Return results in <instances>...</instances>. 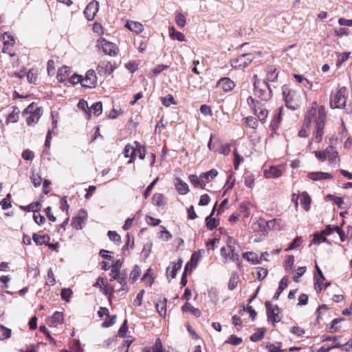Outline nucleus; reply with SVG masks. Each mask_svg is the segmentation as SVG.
<instances>
[{
	"instance_id": "obj_1",
	"label": "nucleus",
	"mask_w": 352,
	"mask_h": 352,
	"mask_svg": "<svg viewBox=\"0 0 352 352\" xmlns=\"http://www.w3.org/2000/svg\"><path fill=\"white\" fill-rule=\"evenodd\" d=\"M326 119L325 109L323 106H320L318 109L311 107L307 111L303 122V126L298 132V135L301 138H305L309 135V131L307 129L310 127L311 123L315 124V130L312 140L319 143L322 140L324 134L323 129Z\"/></svg>"
},
{
	"instance_id": "obj_2",
	"label": "nucleus",
	"mask_w": 352,
	"mask_h": 352,
	"mask_svg": "<svg viewBox=\"0 0 352 352\" xmlns=\"http://www.w3.org/2000/svg\"><path fill=\"white\" fill-rule=\"evenodd\" d=\"M254 95L263 101H268L272 96L270 85L265 80H255L253 83Z\"/></svg>"
},
{
	"instance_id": "obj_3",
	"label": "nucleus",
	"mask_w": 352,
	"mask_h": 352,
	"mask_svg": "<svg viewBox=\"0 0 352 352\" xmlns=\"http://www.w3.org/2000/svg\"><path fill=\"white\" fill-rule=\"evenodd\" d=\"M282 92L286 106L289 109H295L300 100V94L295 90L290 89L286 85L282 87Z\"/></svg>"
},
{
	"instance_id": "obj_4",
	"label": "nucleus",
	"mask_w": 352,
	"mask_h": 352,
	"mask_svg": "<svg viewBox=\"0 0 352 352\" xmlns=\"http://www.w3.org/2000/svg\"><path fill=\"white\" fill-rule=\"evenodd\" d=\"M348 96V91L345 87H342L338 89L335 94H331L330 98V106L331 108L341 109L344 108L346 104Z\"/></svg>"
},
{
	"instance_id": "obj_5",
	"label": "nucleus",
	"mask_w": 352,
	"mask_h": 352,
	"mask_svg": "<svg viewBox=\"0 0 352 352\" xmlns=\"http://www.w3.org/2000/svg\"><path fill=\"white\" fill-rule=\"evenodd\" d=\"M249 106L253 109L254 114L257 118L262 122L265 123L268 115V111L265 108L263 107V104L256 100L252 96H249L247 99Z\"/></svg>"
},
{
	"instance_id": "obj_6",
	"label": "nucleus",
	"mask_w": 352,
	"mask_h": 352,
	"mask_svg": "<svg viewBox=\"0 0 352 352\" xmlns=\"http://www.w3.org/2000/svg\"><path fill=\"white\" fill-rule=\"evenodd\" d=\"M254 58L251 53L243 54L231 60V66L235 69H242L247 67Z\"/></svg>"
},
{
	"instance_id": "obj_7",
	"label": "nucleus",
	"mask_w": 352,
	"mask_h": 352,
	"mask_svg": "<svg viewBox=\"0 0 352 352\" xmlns=\"http://www.w3.org/2000/svg\"><path fill=\"white\" fill-rule=\"evenodd\" d=\"M98 47H102L103 52L110 56H116L118 53V47L116 45L109 42L103 38L98 40Z\"/></svg>"
},
{
	"instance_id": "obj_8",
	"label": "nucleus",
	"mask_w": 352,
	"mask_h": 352,
	"mask_svg": "<svg viewBox=\"0 0 352 352\" xmlns=\"http://www.w3.org/2000/svg\"><path fill=\"white\" fill-rule=\"evenodd\" d=\"M265 305L267 309L268 320H272L274 323L280 322L281 320V317L280 316V309L277 305L273 307L270 301H266Z\"/></svg>"
},
{
	"instance_id": "obj_9",
	"label": "nucleus",
	"mask_w": 352,
	"mask_h": 352,
	"mask_svg": "<svg viewBox=\"0 0 352 352\" xmlns=\"http://www.w3.org/2000/svg\"><path fill=\"white\" fill-rule=\"evenodd\" d=\"M280 219H274L270 221H265L263 218H259L256 223L253 224L254 229L259 232H265L267 228H276L275 223L280 222Z\"/></svg>"
},
{
	"instance_id": "obj_10",
	"label": "nucleus",
	"mask_w": 352,
	"mask_h": 352,
	"mask_svg": "<svg viewBox=\"0 0 352 352\" xmlns=\"http://www.w3.org/2000/svg\"><path fill=\"white\" fill-rule=\"evenodd\" d=\"M116 69V67L107 60H102L99 62L97 67V72L101 76L110 75Z\"/></svg>"
},
{
	"instance_id": "obj_11",
	"label": "nucleus",
	"mask_w": 352,
	"mask_h": 352,
	"mask_svg": "<svg viewBox=\"0 0 352 352\" xmlns=\"http://www.w3.org/2000/svg\"><path fill=\"white\" fill-rule=\"evenodd\" d=\"M97 82V77L96 72L94 69H89L86 72L85 78L82 77L81 85L86 88H94L96 87Z\"/></svg>"
},
{
	"instance_id": "obj_12",
	"label": "nucleus",
	"mask_w": 352,
	"mask_h": 352,
	"mask_svg": "<svg viewBox=\"0 0 352 352\" xmlns=\"http://www.w3.org/2000/svg\"><path fill=\"white\" fill-rule=\"evenodd\" d=\"M64 320L62 312L56 311L52 317L47 320V324L50 327H56L58 324H62Z\"/></svg>"
},
{
	"instance_id": "obj_13",
	"label": "nucleus",
	"mask_w": 352,
	"mask_h": 352,
	"mask_svg": "<svg viewBox=\"0 0 352 352\" xmlns=\"http://www.w3.org/2000/svg\"><path fill=\"white\" fill-rule=\"evenodd\" d=\"M97 11H98V3L97 2L96 3H90L87 6V7L84 11V14H85L86 18L89 21H91L94 19V16H95Z\"/></svg>"
},
{
	"instance_id": "obj_14",
	"label": "nucleus",
	"mask_w": 352,
	"mask_h": 352,
	"mask_svg": "<svg viewBox=\"0 0 352 352\" xmlns=\"http://www.w3.org/2000/svg\"><path fill=\"white\" fill-rule=\"evenodd\" d=\"M218 86L224 91H230L233 89L235 86L234 82L228 78H223L218 81Z\"/></svg>"
},
{
	"instance_id": "obj_15",
	"label": "nucleus",
	"mask_w": 352,
	"mask_h": 352,
	"mask_svg": "<svg viewBox=\"0 0 352 352\" xmlns=\"http://www.w3.org/2000/svg\"><path fill=\"white\" fill-rule=\"evenodd\" d=\"M307 177L314 181H317L331 179L332 175L324 172H311L308 173Z\"/></svg>"
},
{
	"instance_id": "obj_16",
	"label": "nucleus",
	"mask_w": 352,
	"mask_h": 352,
	"mask_svg": "<svg viewBox=\"0 0 352 352\" xmlns=\"http://www.w3.org/2000/svg\"><path fill=\"white\" fill-rule=\"evenodd\" d=\"M282 175L280 169L276 166H270L269 169L264 170V176L267 179L278 178Z\"/></svg>"
},
{
	"instance_id": "obj_17",
	"label": "nucleus",
	"mask_w": 352,
	"mask_h": 352,
	"mask_svg": "<svg viewBox=\"0 0 352 352\" xmlns=\"http://www.w3.org/2000/svg\"><path fill=\"white\" fill-rule=\"evenodd\" d=\"M188 179L195 187H200L201 189H205L206 183L204 178H201V175L199 177L196 175H190Z\"/></svg>"
},
{
	"instance_id": "obj_18",
	"label": "nucleus",
	"mask_w": 352,
	"mask_h": 352,
	"mask_svg": "<svg viewBox=\"0 0 352 352\" xmlns=\"http://www.w3.org/2000/svg\"><path fill=\"white\" fill-rule=\"evenodd\" d=\"M122 261L120 259L117 260L115 263L112 265L111 270V278L110 281L116 280L118 276L120 275V270L122 267Z\"/></svg>"
},
{
	"instance_id": "obj_19",
	"label": "nucleus",
	"mask_w": 352,
	"mask_h": 352,
	"mask_svg": "<svg viewBox=\"0 0 352 352\" xmlns=\"http://www.w3.org/2000/svg\"><path fill=\"white\" fill-rule=\"evenodd\" d=\"M327 158L331 164L336 163L339 160L338 153L332 146H329L326 148Z\"/></svg>"
},
{
	"instance_id": "obj_20",
	"label": "nucleus",
	"mask_w": 352,
	"mask_h": 352,
	"mask_svg": "<svg viewBox=\"0 0 352 352\" xmlns=\"http://www.w3.org/2000/svg\"><path fill=\"white\" fill-rule=\"evenodd\" d=\"M32 239L37 245H47L50 241V237L47 234L39 235L36 233H34Z\"/></svg>"
},
{
	"instance_id": "obj_21",
	"label": "nucleus",
	"mask_w": 352,
	"mask_h": 352,
	"mask_svg": "<svg viewBox=\"0 0 352 352\" xmlns=\"http://www.w3.org/2000/svg\"><path fill=\"white\" fill-rule=\"evenodd\" d=\"M125 27L136 34L141 33L144 30L143 25L140 23L133 21H127Z\"/></svg>"
},
{
	"instance_id": "obj_22",
	"label": "nucleus",
	"mask_w": 352,
	"mask_h": 352,
	"mask_svg": "<svg viewBox=\"0 0 352 352\" xmlns=\"http://www.w3.org/2000/svg\"><path fill=\"white\" fill-rule=\"evenodd\" d=\"M176 179L177 182L175 183V188L177 192L180 195L187 194L189 192V188L188 184L179 178H177Z\"/></svg>"
},
{
	"instance_id": "obj_23",
	"label": "nucleus",
	"mask_w": 352,
	"mask_h": 352,
	"mask_svg": "<svg viewBox=\"0 0 352 352\" xmlns=\"http://www.w3.org/2000/svg\"><path fill=\"white\" fill-rule=\"evenodd\" d=\"M298 199H300V202L302 205H303V208L306 211H308L310 208L311 204V197L308 195L307 192H302Z\"/></svg>"
},
{
	"instance_id": "obj_24",
	"label": "nucleus",
	"mask_w": 352,
	"mask_h": 352,
	"mask_svg": "<svg viewBox=\"0 0 352 352\" xmlns=\"http://www.w3.org/2000/svg\"><path fill=\"white\" fill-rule=\"evenodd\" d=\"M81 213L83 214V217H76L73 218L72 221V226L76 229H81L82 228V223L86 219V212L83 209H81Z\"/></svg>"
},
{
	"instance_id": "obj_25",
	"label": "nucleus",
	"mask_w": 352,
	"mask_h": 352,
	"mask_svg": "<svg viewBox=\"0 0 352 352\" xmlns=\"http://www.w3.org/2000/svg\"><path fill=\"white\" fill-rule=\"evenodd\" d=\"M70 74V69L67 66L60 68L57 74V79L60 82H64Z\"/></svg>"
},
{
	"instance_id": "obj_26",
	"label": "nucleus",
	"mask_w": 352,
	"mask_h": 352,
	"mask_svg": "<svg viewBox=\"0 0 352 352\" xmlns=\"http://www.w3.org/2000/svg\"><path fill=\"white\" fill-rule=\"evenodd\" d=\"M182 309L184 312H191L196 317H199L201 314V311L199 309L194 307L188 302L182 307Z\"/></svg>"
},
{
	"instance_id": "obj_27",
	"label": "nucleus",
	"mask_w": 352,
	"mask_h": 352,
	"mask_svg": "<svg viewBox=\"0 0 352 352\" xmlns=\"http://www.w3.org/2000/svg\"><path fill=\"white\" fill-rule=\"evenodd\" d=\"M287 277L284 276L279 282L278 291L274 295L273 299L278 300L281 292L287 287Z\"/></svg>"
},
{
	"instance_id": "obj_28",
	"label": "nucleus",
	"mask_w": 352,
	"mask_h": 352,
	"mask_svg": "<svg viewBox=\"0 0 352 352\" xmlns=\"http://www.w3.org/2000/svg\"><path fill=\"white\" fill-rule=\"evenodd\" d=\"M243 257L252 264L256 265L260 263V260L257 254L252 252L243 253Z\"/></svg>"
},
{
	"instance_id": "obj_29",
	"label": "nucleus",
	"mask_w": 352,
	"mask_h": 352,
	"mask_svg": "<svg viewBox=\"0 0 352 352\" xmlns=\"http://www.w3.org/2000/svg\"><path fill=\"white\" fill-rule=\"evenodd\" d=\"M278 113L274 116L273 120L270 124V128L272 131H275L280 122L281 120V111L282 108H279Z\"/></svg>"
},
{
	"instance_id": "obj_30",
	"label": "nucleus",
	"mask_w": 352,
	"mask_h": 352,
	"mask_svg": "<svg viewBox=\"0 0 352 352\" xmlns=\"http://www.w3.org/2000/svg\"><path fill=\"white\" fill-rule=\"evenodd\" d=\"M164 196L163 194L161 193H155L153 195L152 197V201L153 204H155L157 206H163L166 204V201L164 200Z\"/></svg>"
},
{
	"instance_id": "obj_31",
	"label": "nucleus",
	"mask_w": 352,
	"mask_h": 352,
	"mask_svg": "<svg viewBox=\"0 0 352 352\" xmlns=\"http://www.w3.org/2000/svg\"><path fill=\"white\" fill-rule=\"evenodd\" d=\"M169 34H170V36L173 39H176V40H177L179 41H185L184 35L182 32H178L177 30H176V29L174 27L170 28V29H169Z\"/></svg>"
},
{
	"instance_id": "obj_32",
	"label": "nucleus",
	"mask_w": 352,
	"mask_h": 352,
	"mask_svg": "<svg viewBox=\"0 0 352 352\" xmlns=\"http://www.w3.org/2000/svg\"><path fill=\"white\" fill-rule=\"evenodd\" d=\"M239 279V276L237 274V272L232 273L231 276L229 280L228 285V289L232 291L236 287Z\"/></svg>"
},
{
	"instance_id": "obj_33",
	"label": "nucleus",
	"mask_w": 352,
	"mask_h": 352,
	"mask_svg": "<svg viewBox=\"0 0 352 352\" xmlns=\"http://www.w3.org/2000/svg\"><path fill=\"white\" fill-rule=\"evenodd\" d=\"M12 109L13 110L12 113H10L7 118V122L15 123L19 120V113H20V111L16 106H13Z\"/></svg>"
},
{
	"instance_id": "obj_34",
	"label": "nucleus",
	"mask_w": 352,
	"mask_h": 352,
	"mask_svg": "<svg viewBox=\"0 0 352 352\" xmlns=\"http://www.w3.org/2000/svg\"><path fill=\"white\" fill-rule=\"evenodd\" d=\"M218 175V171L216 169H211L210 170L202 173L201 174V178H204L206 183L210 182V179L214 178Z\"/></svg>"
},
{
	"instance_id": "obj_35",
	"label": "nucleus",
	"mask_w": 352,
	"mask_h": 352,
	"mask_svg": "<svg viewBox=\"0 0 352 352\" xmlns=\"http://www.w3.org/2000/svg\"><path fill=\"white\" fill-rule=\"evenodd\" d=\"M166 298H164V300L162 302L156 303L155 305V307L158 314H160V316L164 318L165 317L166 314Z\"/></svg>"
},
{
	"instance_id": "obj_36",
	"label": "nucleus",
	"mask_w": 352,
	"mask_h": 352,
	"mask_svg": "<svg viewBox=\"0 0 352 352\" xmlns=\"http://www.w3.org/2000/svg\"><path fill=\"white\" fill-rule=\"evenodd\" d=\"M321 242H326L328 244H331L330 241L325 237L324 235L322 234L321 232L315 233L312 243L318 245Z\"/></svg>"
},
{
	"instance_id": "obj_37",
	"label": "nucleus",
	"mask_w": 352,
	"mask_h": 352,
	"mask_svg": "<svg viewBox=\"0 0 352 352\" xmlns=\"http://www.w3.org/2000/svg\"><path fill=\"white\" fill-rule=\"evenodd\" d=\"M182 265V259H179L177 263L172 262L171 263V271L170 272V276L172 278L176 277L177 272L179 270L181 269Z\"/></svg>"
},
{
	"instance_id": "obj_38",
	"label": "nucleus",
	"mask_w": 352,
	"mask_h": 352,
	"mask_svg": "<svg viewBox=\"0 0 352 352\" xmlns=\"http://www.w3.org/2000/svg\"><path fill=\"white\" fill-rule=\"evenodd\" d=\"M89 111H92L95 116H98L99 115H100L102 113V102H97L94 103L91 106V107L89 109Z\"/></svg>"
},
{
	"instance_id": "obj_39",
	"label": "nucleus",
	"mask_w": 352,
	"mask_h": 352,
	"mask_svg": "<svg viewBox=\"0 0 352 352\" xmlns=\"http://www.w3.org/2000/svg\"><path fill=\"white\" fill-rule=\"evenodd\" d=\"M265 332V328H259L258 329L257 332L253 333L250 336V340L252 342H258V341L261 340L264 336Z\"/></svg>"
},
{
	"instance_id": "obj_40",
	"label": "nucleus",
	"mask_w": 352,
	"mask_h": 352,
	"mask_svg": "<svg viewBox=\"0 0 352 352\" xmlns=\"http://www.w3.org/2000/svg\"><path fill=\"white\" fill-rule=\"evenodd\" d=\"M116 280H118V283L122 286V289L118 290V293L120 294V295H122L123 294L126 293L127 291L126 274L125 275L122 274V276H120V275H119L118 278Z\"/></svg>"
},
{
	"instance_id": "obj_41",
	"label": "nucleus",
	"mask_w": 352,
	"mask_h": 352,
	"mask_svg": "<svg viewBox=\"0 0 352 352\" xmlns=\"http://www.w3.org/2000/svg\"><path fill=\"white\" fill-rule=\"evenodd\" d=\"M107 234L109 239L115 244L120 245L121 243V236L116 231H109Z\"/></svg>"
},
{
	"instance_id": "obj_42",
	"label": "nucleus",
	"mask_w": 352,
	"mask_h": 352,
	"mask_svg": "<svg viewBox=\"0 0 352 352\" xmlns=\"http://www.w3.org/2000/svg\"><path fill=\"white\" fill-rule=\"evenodd\" d=\"M11 329L0 324V340L8 339L11 336Z\"/></svg>"
},
{
	"instance_id": "obj_43",
	"label": "nucleus",
	"mask_w": 352,
	"mask_h": 352,
	"mask_svg": "<svg viewBox=\"0 0 352 352\" xmlns=\"http://www.w3.org/2000/svg\"><path fill=\"white\" fill-rule=\"evenodd\" d=\"M30 179L36 188L38 187L42 182V178L41 175L38 173H35L34 172L32 173Z\"/></svg>"
},
{
	"instance_id": "obj_44",
	"label": "nucleus",
	"mask_w": 352,
	"mask_h": 352,
	"mask_svg": "<svg viewBox=\"0 0 352 352\" xmlns=\"http://www.w3.org/2000/svg\"><path fill=\"white\" fill-rule=\"evenodd\" d=\"M141 274V270L138 265H135L133 270L130 274V278L132 280V283H135L139 278Z\"/></svg>"
},
{
	"instance_id": "obj_45",
	"label": "nucleus",
	"mask_w": 352,
	"mask_h": 352,
	"mask_svg": "<svg viewBox=\"0 0 352 352\" xmlns=\"http://www.w3.org/2000/svg\"><path fill=\"white\" fill-rule=\"evenodd\" d=\"M245 123L249 127L252 129H256L258 126L257 118L252 116H248L245 118Z\"/></svg>"
},
{
	"instance_id": "obj_46",
	"label": "nucleus",
	"mask_w": 352,
	"mask_h": 352,
	"mask_svg": "<svg viewBox=\"0 0 352 352\" xmlns=\"http://www.w3.org/2000/svg\"><path fill=\"white\" fill-rule=\"evenodd\" d=\"M242 338L237 337L235 335H231L228 340L226 341V343L230 344L232 345H239L242 342Z\"/></svg>"
},
{
	"instance_id": "obj_47",
	"label": "nucleus",
	"mask_w": 352,
	"mask_h": 352,
	"mask_svg": "<svg viewBox=\"0 0 352 352\" xmlns=\"http://www.w3.org/2000/svg\"><path fill=\"white\" fill-rule=\"evenodd\" d=\"M206 224L209 230H212L217 226L216 224V219L211 217V215H209L206 218Z\"/></svg>"
},
{
	"instance_id": "obj_48",
	"label": "nucleus",
	"mask_w": 352,
	"mask_h": 352,
	"mask_svg": "<svg viewBox=\"0 0 352 352\" xmlns=\"http://www.w3.org/2000/svg\"><path fill=\"white\" fill-rule=\"evenodd\" d=\"M175 21L180 28H184L186 25V17L182 13H177L175 15Z\"/></svg>"
},
{
	"instance_id": "obj_49",
	"label": "nucleus",
	"mask_w": 352,
	"mask_h": 352,
	"mask_svg": "<svg viewBox=\"0 0 352 352\" xmlns=\"http://www.w3.org/2000/svg\"><path fill=\"white\" fill-rule=\"evenodd\" d=\"M208 296L213 302L216 303L219 300V292L217 289L214 287L209 289Z\"/></svg>"
},
{
	"instance_id": "obj_50",
	"label": "nucleus",
	"mask_w": 352,
	"mask_h": 352,
	"mask_svg": "<svg viewBox=\"0 0 352 352\" xmlns=\"http://www.w3.org/2000/svg\"><path fill=\"white\" fill-rule=\"evenodd\" d=\"M109 318H107L101 324V326L104 328H108L113 324L116 323V316H108Z\"/></svg>"
},
{
	"instance_id": "obj_51",
	"label": "nucleus",
	"mask_w": 352,
	"mask_h": 352,
	"mask_svg": "<svg viewBox=\"0 0 352 352\" xmlns=\"http://www.w3.org/2000/svg\"><path fill=\"white\" fill-rule=\"evenodd\" d=\"M233 154H234V169L237 170L241 162H242L243 161V157L242 156H241L237 153V151L236 148L234 149Z\"/></svg>"
},
{
	"instance_id": "obj_52",
	"label": "nucleus",
	"mask_w": 352,
	"mask_h": 352,
	"mask_svg": "<svg viewBox=\"0 0 352 352\" xmlns=\"http://www.w3.org/2000/svg\"><path fill=\"white\" fill-rule=\"evenodd\" d=\"M281 342H278L277 345L273 344H268L266 345V348L268 349L270 352H283V350L281 349Z\"/></svg>"
},
{
	"instance_id": "obj_53",
	"label": "nucleus",
	"mask_w": 352,
	"mask_h": 352,
	"mask_svg": "<svg viewBox=\"0 0 352 352\" xmlns=\"http://www.w3.org/2000/svg\"><path fill=\"white\" fill-rule=\"evenodd\" d=\"M161 100L163 105L167 107H170L171 104H176L173 96L170 94L166 97L162 98Z\"/></svg>"
},
{
	"instance_id": "obj_54",
	"label": "nucleus",
	"mask_w": 352,
	"mask_h": 352,
	"mask_svg": "<svg viewBox=\"0 0 352 352\" xmlns=\"http://www.w3.org/2000/svg\"><path fill=\"white\" fill-rule=\"evenodd\" d=\"M152 352H164L162 341L160 338L155 340V344L151 347Z\"/></svg>"
},
{
	"instance_id": "obj_55",
	"label": "nucleus",
	"mask_w": 352,
	"mask_h": 352,
	"mask_svg": "<svg viewBox=\"0 0 352 352\" xmlns=\"http://www.w3.org/2000/svg\"><path fill=\"white\" fill-rule=\"evenodd\" d=\"M33 212H34L33 219H34V221L38 225L43 223L45 221L44 216L41 215L37 211L33 210Z\"/></svg>"
},
{
	"instance_id": "obj_56",
	"label": "nucleus",
	"mask_w": 352,
	"mask_h": 352,
	"mask_svg": "<svg viewBox=\"0 0 352 352\" xmlns=\"http://www.w3.org/2000/svg\"><path fill=\"white\" fill-rule=\"evenodd\" d=\"M290 332L298 337H301L305 334V331L302 328L296 326L292 327L290 329Z\"/></svg>"
},
{
	"instance_id": "obj_57",
	"label": "nucleus",
	"mask_w": 352,
	"mask_h": 352,
	"mask_svg": "<svg viewBox=\"0 0 352 352\" xmlns=\"http://www.w3.org/2000/svg\"><path fill=\"white\" fill-rule=\"evenodd\" d=\"M127 330V320L125 319L118 331L119 336L121 338L125 337Z\"/></svg>"
},
{
	"instance_id": "obj_58",
	"label": "nucleus",
	"mask_w": 352,
	"mask_h": 352,
	"mask_svg": "<svg viewBox=\"0 0 352 352\" xmlns=\"http://www.w3.org/2000/svg\"><path fill=\"white\" fill-rule=\"evenodd\" d=\"M327 197L333 201V202L338 206L339 208H342V205L344 203L343 199L342 197H336L335 195H328Z\"/></svg>"
},
{
	"instance_id": "obj_59",
	"label": "nucleus",
	"mask_w": 352,
	"mask_h": 352,
	"mask_svg": "<svg viewBox=\"0 0 352 352\" xmlns=\"http://www.w3.org/2000/svg\"><path fill=\"white\" fill-rule=\"evenodd\" d=\"M71 294H72V291L70 289L63 288L61 289V292H60L61 298L63 300H65V301L68 302L69 300Z\"/></svg>"
},
{
	"instance_id": "obj_60",
	"label": "nucleus",
	"mask_w": 352,
	"mask_h": 352,
	"mask_svg": "<svg viewBox=\"0 0 352 352\" xmlns=\"http://www.w3.org/2000/svg\"><path fill=\"white\" fill-rule=\"evenodd\" d=\"M302 242V239L300 237H296L294 239V241L292 242L290 245L286 249L287 251L293 250L296 248H298Z\"/></svg>"
},
{
	"instance_id": "obj_61",
	"label": "nucleus",
	"mask_w": 352,
	"mask_h": 352,
	"mask_svg": "<svg viewBox=\"0 0 352 352\" xmlns=\"http://www.w3.org/2000/svg\"><path fill=\"white\" fill-rule=\"evenodd\" d=\"M27 79L30 83H36L37 76L32 69H30L27 73Z\"/></svg>"
},
{
	"instance_id": "obj_62",
	"label": "nucleus",
	"mask_w": 352,
	"mask_h": 352,
	"mask_svg": "<svg viewBox=\"0 0 352 352\" xmlns=\"http://www.w3.org/2000/svg\"><path fill=\"white\" fill-rule=\"evenodd\" d=\"M314 287L317 293H320L322 289L323 281L321 278L315 276Z\"/></svg>"
},
{
	"instance_id": "obj_63",
	"label": "nucleus",
	"mask_w": 352,
	"mask_h": 352,
	"mask_svg": "<svg viewBox=\"0 0 352 352\" xmlns=\"http://www.w3.org/2000/svg\"><path fill=\"white\" fill-rule=\"evenodd\" d=\"M162 228H163V230H162L160 232V233H161L160 237L165 241H168L170 239H171L172 234L170 233V232H168L167 230H166L165 228H164L162 226Z\"/></svg>"
},
{
	"instance_id": "obj_64",
	"label": "nucleus",
	"mask_w": 352,
	"mask_h": 352,
	"mask_svg": "<svg viewBox=\"0 0 352 352\" xmlns=\"http://www.w3.org/2000/svg\"><path fill=\"white\" fill-rule=\"evenodd\" d=\"M22 157L25 160H32L34 157V154L32 151L25 150L22 153Z\"/></svg>"
}]
</instances>
